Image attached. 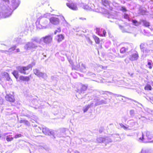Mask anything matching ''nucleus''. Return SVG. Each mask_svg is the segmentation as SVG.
<instances>
[{
	"instance_id": "f257e3e1",
	"label": "nucleus",
	"mask_w": 153,
	"mask_h": 153,
	"mask_svg": "<svg viewBox=\"0 0 153 153\" xmlns=\"http://www.w3.org/2000/svg\"><path fill=\"white\" fill-rule=\"evenodd\" d=\"M35 65V63L33 62L26 66H17L16 67L17 70H14L12 73L16 79H18L19 76V72L24 74H27L28 73H27L26 71L30 69H31L32 67Z\"/></svg>"
},
{
	"instance_id": "f03ea898",
	"label": "nucleus",
	"mask_w": 153,
	"mask_h": 153,
	"mask_svg": "<svg viewBox=\"0 0 153 153\" xmlns=\"http://www.w3.org/2000/svg\"><path fill=\"white\" fill-rule=\"evenodd\" d=\"M50 14L46 13L41 16L39 19V22H36L37 27L40 29H45L48 27V20L46 18L49 17Z\"/></svg>"
},
{
	"instance_id": "7ed1b4c3",
	"label": "nucleus",
	"mask_w": 153,
	"mask_h": 153,
	"mask_svg": "<svg viewBox=\"0 0 153 153\" xmlns=\"http://www.w3.org/2000/svg\"><path fill=\"white\" fill-rule=\"evenodd\" d=\"M12 12V10L9 6L3 5L0 7V19L5 18L10 16Z\"/></svg>"
},
{
	"instance_id": "20e7f679",
	"label": "nucleus",
	"mask_w": 153,
	"mask_h": 153,
	"mask_svg": "<svg viewBox=\"0 0 153 153\" xmlns=\"http://www.w3.org/2000/svg\"><path fill=\"white\" fill-rule=\"evenodd\" d=\"M152 137V135L148 131L144 132V134L142 132L139 133L137 136L138 140L140 142H145V140H151Z\"/></svg>"
},
{
	"instance_id": "39448f33",
	"label": "nucleus",
	"mask_w": 153,
	"mask_h": 153,
	"mask_svg": "<svg viewBox=\"0 0 153 153\" xmlns=\"http://www.w3.org/2000/svg\"><path fill=\"white\" fill-rule=\"evenodd\" d=\"M33 72L34 74L39 77H41L45 79H46L47 78L48 76L47 74L45 73L41 72L38 68L34 69Z\"/></svg>"
},
{
	"instance_id": "423d86ee",
	"label": "nucleus",
	"mask_w": 153,
	"mask_h": 153,
	"mask_svg": "<svg viewBox=\"0 0 153 153\" xmlns=\"http://www.w3.org/2000/svg\"><path fill=\"white\" fill-rule=\"evenodd\" d=\"M38 46L32 42H27L24 46V48L26 50H33L36 49Z\"/></svg>"
},
{
	"instance_id": "0eeeda50",
	"label": "nucleus",
	"mask_w": 153,
	"mask_h": 153,
	"mask_svg": "<svg viewBox=\"0 0 153 153\" xmlns=\"http://www.w3.org/2000/svg\"><path fill=\"white\" fill-rule=\"evenodd\" d=\"M53 37L51 35H48L42 37L40 39V40L45 43L48 44L50 43L52 40Z\"/></svg>"
},
{
	"instance_id": "6e6552de",
	"label": "nucleus",
	"mask_w": 153,
	"mask_h": 153,
	"mask_svg": "<svg viewBox=\"0 0 153 153\" xmlns=\"http://www.w3.org/2000/svg\"><path fill=\"white\" fill-rule=\"evenodd\" d=\"M140 48L141 51L143 52L146 55L150 53V50L146 47V45L143 43L140 44Z\"/></svg>"
},
{
	"instance_id": "1a4fd4ad",
	"label": "nucleus",
	"mask_w": 153,
	"mask_h": 153,
	"mask_svg": "<svg viewBox=\"0 0 153 153\" xmlns=\"http://www.w3.org/2000/svg\"><path fill=\"white\" fill-rule=\"evenodd\" d=\"M42 132L45 135H52L53 137H54L55 133L53 131H51L48 128L46 127H43Z\"/></svg>"
},
{
	"instance_id": "9d476101",
	"label": "nucleus",
	"mask_w": 153,
	"mask_h": 153,
	"mask_svg": "<svg viewBox=\"0 0 153 153\" xmlns=\"http://www.w3.org/2000/svg\"><path fill=\"white\" fill-rule=\"evenodd\" d=\"M59 16L58 15H56L55 16L51 17L49 19L50 22L53 25L58 24L59 22Z\"/></svg>"
},
{
	"instance_id": "9b49d317",
	"label": "nucleus",
	"mask_w": 153,
	"mask_h": 153,
	"mask_svg": "<svg viewBox=\"0 0 153 153\" xmlns=\"http://www.w3.org/2000/svg\"><path fill=\"white\" fill-rule=\"evenodd\" d=\"M91 6H90L89 5L88 6L86 5V4H81V7L83 8L84 9L90 10H93L94 8V5L93 4H91Z\"/></svg>"
},
{
	"instance_id": "f8f14e48",
	"label": "nucleus",
	"mask_w": 153,
	"mask_h": 153,
	"mask_svg": "<svg viewBox=\"0 0 153 153\" xmlns=\"http://www.w3.org/2000/svg\"><path fill=\"white\" fill-rule=\"evenodd\" d=\"M138 53L137 52L135 51L130 56L129 59L131 61H135L137 60L138 59Z\"/></svg>"
},
{
	"instance_id": "ddd939ff",
	"label": "nucleus",
	"mask_w": 153,
	"mask_h": 153,
	"mask_svg": "<svg viewBox=\"0 0 153 153\" xmlns=\"http://www.w3.org/2000/svg\"><path fill=\"white\" fill-rule=\"evenodd\" d=\"M66 5L69 8L73 10H77L78 9L77 6L75 4L73 3H67Z\"/></svg>"
},
{
	"instance_id": "4468645a",
	"label": "nucleus",
	"mask_w": 153,
	"mask_h": 153,
	"mask_svg": "<svg viewBox=\"0 0 153 153\" xmlns=\"http://www.w3.org/2000/svg\"><path fill=\"white\" fill-rule=\"evenodd\" d=\"M5 98L7 101L11 102H13L15 100L13 96L10 94H7L5 96Z\"/></svg>"
},
{
	"instance_id": "2eb2a0df",
	"label": "nucleus",
	"mask_w": 153,
	"mask_h": 153,
	"mask_svg": "<svg viewBox=\"0 0 153 153\" xmlns=\"http://www.w3.org/2000/svg\"><path fill=\"white\" fill-rule=\"evenodd\" d=\"M95 99H96L97 100L96 103L95 104V106H97L102 104H106L107 103V102L105 100H99L97 98H96Z\"/></svg>"
},
{
	"instance_id": "dca6fc26",
	"label": "nucleus",
	"mask_w": 153,
	"mask_h": 153,
	"mask_svg": "<svg viewBox=\"0 0 153 153\" xmlns=\"http://www.w3.org/2000/svg\"><path fill=\"white\" fill-rule=\"evenodd\" d=\"M31 76V75L30 76H21L19 77V79L20 80L23 81H28L30 80V77Z\"/></svg>"
},
{
	"instance_id": "f3484780",
	"label": "nucleus",
	"mask_w": 153,
	"mask_h": 153,
	"mask_svg": "<svg viewBox=\"0 0 153 153\" xmlns=\"http://www.w3.org/2000/svg\"><path fill=\"white\" fill-rule=\"evenodd\" d=\"M137 123L134 122L133 120H129L128 121V126H127L128 127H132L134 126Z\"/></svg>"
},
{
	"instance_id": "a211bd4d",
	"label": "nucleus",
	"mask_w": 153,
	"mask_h": 153,
	"mask_svg": "<svg viewBox=\"0 0 153 153\" xmlns=\"http://www.w3.org/2000/svg\"><path fill=\"white\" fill-rule=\"evenodd\" d=\"M64 36L62 34L58 35L56 37L57 40L58 42L62 41L64 39Z\"/></svg>"
},
{
	"instance_id": "6ab92c4d",
	"label": "nucleus",
	"mask_w": 153,
	"mask_h": 153,
	"mask_svg": "<svg viewBox=\"0 0 153 153\" xmlns=\"http://www.w3.org/2000/svg\"><path fill=\"white\" fill-rule=\"evenodd\" d=\"M31 41H32L31 42H35L36 43L39 44L40 43L41 41L40 40V39H39L38 38L36 37H33L31 39Z\"/></svg>"
},
{
	"instance_id": "aec40b11",
	"label": "nucleus",
	"mask_w": 153,
	"mask_h": 153,
	"mask_svg": "<svg viewBox=\"0 0 153 153\" xmlns=\"http://www.w3.org/2000/svg\"><path fill=\"white\" fill-rule=\"evenodd\" d=\"M80 70L83 72H86V67L85 65L83 63H82L80 66Z\"/></svg>"
},
{
	"instance_id": "412c9836",
	"label": "nucleus",
	"mask_w": 153,
	"mask_h": 153,
	"mask_svg": "<svg viewBox=\"0 0 153 153\" xmlns=\"http://www.w3.org/2000/svg\"><path fill=\"white\" fill-rule=\"evenodd\" d=\"M16 48V45H14L11 48H9L8 51H2L3 52H4L5 53H6L7 52H11V51H14L15 49Z\"/></svg>"
},
{
	"instance_id": "4be33fe9",
	"label": "nucleus",
	"mask_w": 153,
	"mask_h": 153,
	"mask_svg": "<svg viewBox=\"0 0 153 153\" xmlns=\"http://www.w3.org/2000/svg\"><path fill=\"white\" fill-rule=\"evenodd\" d=\"M142 23H143L144 26L146 27H148L150 26V24L149 22L145 20H142L141 21Z\"/></svg>"
},
{
	"instance_id": "5701e85b",
	"label": "nucleus",
	"mask_w": 153,
	"mask_h": 153,
	"mask_svg": "<svg viewBox=\"0 0 153 153\" xmlns=\"http://www.w3.org/2000/svg\"><path fill=\"white\" fill-rule=\"evenodd\" d=\"M93 104V103H91L90 105H88L87 106H85L83 108V110L84 112H86L88 110V109L92 106Z\"/></svg>"
},
{
	"instance_id": "b1692460",
	"label": "nucleus",
	"mask_w": 153,
	"mask_h": 153,
	"mask_svg": "<svg viewBox=\"0 0 153 153\" xmlns=\"http://www.w3.org/2000/svg\"><path fill=\"white\" fill-rule=\"evenodd\" d=\"M19 122L21 123H24L27 126H29L30 124L29 122L27 120L24 119H21L20 120Z\"/></svg>"
},
{
	"instance_id": "393cba45",
	"label": "nucleus",
	"mask_w": 153,
	"mask_h": 153,
	"mask_svg": "<svg viewBox=\"0 0 153 153\" xmlns=\"http://www.w3.org/2000/svg\"><path fill=\"white\" fill-rule=\"evenodd\" d=\"M93 37L94 40L95 42L97 44H99L100 43V39L99 38L97 37L95 35H93Z\"/></svg>"
},
{
	"instance_id": "a878e982",
	"label": "nucleus",
	"mask_w": 153,
	"mask_h": 153,
	"mask_svg": "<svg viewBox=\"0 0 153 153\" xmlns=\"http://www.w3.org/2000/svg\"><path fill=\"white\" fill-rule=\"evenodd\" d=\"M4 74L5 76V77L6 78L7 80L9 81H10V80L12 81V80L11 79L10 77L9 76L8 74L7 73L4 72Z\"/></svg>"
},
{
	"instance_id": "bb28decb",
	"label": "nucleus",
	"mask_w": 153,
	"mask_h": 153,
	"mask_svg": "<svg viewBox=\"0 0 153 153\" xmlns=\"http://www.w3.org/2000/svg\"><path fill=\"white\" fill-rule=\"evenodd\" d=\"M97 141L98 143L103 142L104 141V138L102 137H100L97 138Z\"/></svg>"
},
{
	"instance_id": "cd10ccee",
	"label": "nucleus",
	"mask_w": 153,
	"mask_h": 153,
	"mask_svg": "<svg viewBox=\"0 0 153 153\" xmlns=\"http://www.w3.org/2000/svg\"><path fill=\"white\" fill-rule=\"evenodd\" d=\"M149 68L150 69H151L153 66V63L152 61L151 60H149L147 64Z\"/></svg>"
},
{
	"instance_id": "c85d7f7f",
	"label": "nucleus",
	"mask_w": 153,
	"mask_h": 153,
	"mask_svg": "<svg viewBox=\"0 0 153 153\" xmlns=\"http://www.w3.org/2000/svg\"><path fill=\"white\" fill-rule=\"evenodd\" d=\"M132 22L136 26H138L141 24V22H138L137 21L135 20H132Z\"/></svg>"
},
{
	"instance_id": "c756f323",
	"label": "nucleus",
	"mask_w": 153,
	"mask_h": 153,
	"mask_svg": "<svg viewBox=\"0 0 153 153\" xmlns=\"http://www.w3.org/2000/svg\"><path fill=\"white\" fill-rule=\"evenodd\" d=\"M104 142L105 143H108L112 142V140L111 139L108 137H106L104 138Z\"/></svg>"
},
{
	"instance_id": "7c9ffc66",
	"label": "nucleus",
	"mask_w": 153,
	"mask_h": 153,
	"mask_svg": "<svg viewBox=\"0 0 153 153\" xmlns=\"http://www.w3.org/2000/svg\"><path fill=\"white\" fill-rule=\"evenodd\" d=\"M106 33V32L105 30L101 29V34L100 36H105Z\"/></svg>"
},
{
	"instance_id": "2f4dec72",
	"label": "nucleus",
	"mask_w": 153,
	"mask_h": 153,
	"mask_svg": "<svg viewBox=\"0 0 153 153\" xmlns=\"http://www.w3.org/2000/svg\"><path fill=\"white\" fill-rule=\"evenodd\" d=\"M102 2L105 6H106L109 4V2L107 0H102Z\"/></svg>"
},
{
	"instance_id": "473e14b6",
	"label": "nucleus",
	"mask_w": 153,
	"mask_h": 153,
	"mask_svg": "<svg viewBox=\"0 0 153 153\" xmlns=\"http://www.w3.org/2000/svg\"><path fill=\"white\" fill-rule=\"evenodd\" d=\"M152 88L151 86L149 85H147L145 87L144 89L146 90H151Z\"/></svg>"
},
{
	"instance_id": "72a5a7b5",
	"label": "nucleus",
	"mask_w": 153,
	"mask_h": 153,
	"mask_svg": "<svg viewBox=\"0 0 153 153\" xmlns=\"http://www.w3.org/2000/svg\"><path fill=\"white\" fill-rule=\"evenodd\" d=\"M120 125L125 130L130 129L127 126H125L122 123H120Z\"/></svg>"
},
{
	"instance_id": "f704fd0d",
	"label": "nucleus",
	"mask_w": 153,
	"mask_h": 153,
	"mask_svg": "<svg viewBox=\"0 0 153 153\" xmlns=\"http://www.w3.org/2000/svg\"><path fill=\"white\" fill-rule=\"evenodd\" d=\"M113 137L116 138L115 140L116 141H118L120 140V136L118 134H115L113 135Z\"/></svg>"
},
{
	"instance_id": "c9c22d12",
	"label": "nucleus",
	"mask_w": 153,
	"mask_h": 153,
	"mask_svg": "<svg viewBox=\"0 0 153 153\" xmlns=\"http://www.w3.org/2000/svg\"><path fill=\"white\" fill-rule=\"evenodd\" d=\"M127 50V49L125 47H123L121 48L120 50V52L121 53H124Z\"/></svg>"
},
{
	"instance_id": "e433bc0d",
	"label": "nucleus",
	"mask_w": 153,
	"mask_h": 153,
	"mask_svg": "<svg viewBox=\"0 0 153 153\" xmlns=\"http://www.w3.org/2000/svg\"><path fill=\"white\" fill-rule=\"evenodd\" d=\"M62 19H63V21L62 22V24H63V25L65 26H67L68 25V22L67 21L65 20L64 18L63 17H62Z\"/></svg>"
},
{
	"instance_id": "4c0bfd02",
	"label": "nucleus",
	"mask_w": 153,
	"mask_h": 153,
	"mask_svg": "<svg viewBox=\"0 0 153 153\" xmlns=\"http://www.w3.org/2000/svg\"><path fill=\"white\" fill-rule=\"evenodd\" d=\"M6 140L8 141H10L13 140V138L10 137V136H7L6 138Z\"/></svg>"
},
{
	"instance_id": "58836bf2",
	"label": "nucleus",
	"mask_w": 153,
	"mask_h": 153,
	"mask_svg": "<svg viewBox=\"0 0 153 153\" xmlns=\"http://www.w3.org/2000/svg\"><path fill=\"white\" fill-rule=\"evenodd\" d=\"M101 29H100L99 28H97L96 30V33H98V34L100 35V34H101Z\"/></svg>"
},
{
	"instance_id": "ea45409f",
	"label": "nucleus",
	"mask_w": 153,
	"mask_h": 153,
	"mask_svg": "<svg viewBox=\"0 0 153 153\" xmlns=\"http://www.w3.org/2000/svg\"><path fill=\"white\" fill-rule=\"evenodd\" d=\"M120 10L123 12H126L127 11L126 8L125 7H122L120 9Z\"/></svg>"
},
{
	"instance_id": "a19ab883",
	"label": "nucleus",
	"mask_w": 153,
	"mask_h": 153,
	"mask_svg": "<svg viewBox=\"0 0 153 153\" xmlns=\"http://www.w3.org/2000/svg\"><path fill=\"white\" fill-rule=\"evenodd\" d=\"M61 29L60 27H58L57 28V30H56L55 31H54V34H56L57 33H59V32H61Z\"/></svg>"
},
{
	"instance_id": "79ce46f5",
	"label": "nucleus",
	"mask_w": 153,
	"mask_h": 153,
	"mask_svg": "<svg viewBox=\"0 0 153 153\" xmlns=\"http://www.w3.org/2000/svg\"><path fill=\"white\" fill-rule=\"evenodd\" d=\"M134 111L133 110H131L130 111V114L131 116H134Z\"/></svg>"
},
{
	"instance_id": "37998d69",
	"label": "nucleus",
	"mask_w": 153,
	"mask_h": 153,
	"mask_svg": "<svg viewBox=\"0 0 153 153\" xmlns=\"http://www.w3.org/2000/svg\"><path fill=\"white\" fill-rule=\"evenodd\" d=\"M22 136V135L21 134H17L15 135L14 137L15 138H17Z\"/></svg>"
},
{
	"instance_id": "c03bdc74",
	"label": "nucleus",
	"mask_w": 153,
	"mask_h": 153,
	"mask_svg": "<svg viewBox=\"0 0 153 153\" xmlns=\"http://www.w3.org/2000/svg\"><path fill=\"white\" fill-rule=\"evenodd\" d=\"M124 18L126 19H129V17L128 15L126 13L124 14Z\"/></svg>"
},
{
	"instance_id": "a18cd8bd",
	"label": "nucleus",
	"mask_w": 153,
	"mask_h": 153,
	"mask_svg": "<svg viewBox=\"0 0 153 153\" xmlns=\"http://www.w3.org/2000/svg\"><path fill=\"white\" fill-rule=\"evenodd\" d=\"M87 88V86H85V85H83L82 86V87L81 88V89L82 90H83V91L85 90Z\"/></svg>"
},
{
	"instance_id": "49530a36",
	"label": "nucleus",
	"mask_w": 153,
	"mask_h": 153,
	"mask_svg": "<svg viewBox=\"0 0 153 153\" xmlns=\"http://www.w3.org/2000/svg\"><path fill=\"white\" fill-rule=\"evenodd\" d=\"M110 94H113L114 95H116V96L117 97H120H120H124V96H122V95H119V94H113L111 92H109Z\"/></svg>"
},
{
	"instance_id": "de8ad7c7",
	"label": "nucleus",
	"mask_w": 153,
	"mask_h": 153,
	"mask_svg": "<svg viewBox=\"0 0 153 153\" xmlns=\"http://www.w3.org/2000/svg\"><path fill=\"white\" fill-rule=\"evenodd\" d=\"M104 130V128L103 127H101L99 129V131L100 133L102 132Z\"/></svg>"
},
{
	"instance_id": "09e8293b",
	"label": "nucleus",
	"mask_w": 153,
	"mask_h": 153,
	"mask_svg": "<svg viewBox=\"0 0 153 153\" xmlns=\"http://www.w3.org/2000/svg\"><path fill=\"white\" fill-rule=\"evenodd\" d=\"M3 100L1 98H0V104H2L3 103Z\"/></svg>"
},
{
	"instance_id": "8fccbe9b",
	"label": "nucleus",
	"mask_w": 153,
	"mask_h": 153,
	"mask_svg": "<svg viewBox=\"0 0 153 153\" xmlns=\"http://www.w3.org/2000/svg\"><path fill=\"white\" fill-rule=\"evenodd\" d=\"M66 129L65 128H63L62 129V132L63 133L65 132L66 131Z\"/></svg>"
},
{
	"instance_id": "3c124183",
	"label": "nucleus",
	"mask_w": 153,
	"mask_h": 153,
	"mask_svg": "<svg viewBox=\"0 0 153 153\" xmlns=\"http://www.w3.org/2000/svg\"><path fill=\"white\" fill-rule=\"evenodd\" d=\"M3 1H5L6 2H7H7H9V0H3ZM16 0H13V2H15V1Z\"/></svg>"
},
{
	"instance_id": "603ef678",
	"label": "nucleus",
	"mask_w": 153,
	"mask_h": 153,
	"mask_svg": "<svg viewBox=\"0 0 153 153\" xmlns=\"http://www.w3.org/2000/svg\"><path fill=\"white\" fill-rule=\"evenodd\" d=\"M79 19H82V20H85L86 19L85 18H82V17H80L79 18Z\"/></svg>"
},
{
	"instance_id": "864d4df0",
	"label": "nucleus",
	"mask_w": 153,
	"mask_h": 153,
	"mask_svg": "<svg viewBox=\"0 0 153 153\" xmlns=\"http://www.w3.org/2000/svg\"><path fill=\"white\" fill-rule=\"evenodd\" d=\"M119 27L121 29H122V28H123V27L122 26H121V25H119Z\"/></svg>"
},
{
	"instance_id": "5fc2aeb1",
	"label": "nucleus",
	"mask_w": 153,
	"mask_h": 153,
	"mask_svg": "<svg viewBox=\"0 0 153 153\" xmlns=\"http://www.w3.org/2000/svg\"><path fill=\"white\" fill-rule=\"evenodd\" d=\"M74 153H80L77 151H75L74 152Z\"/></svg>"
},
{
	"instance_id": "6e6d98bb",
	"label": "nucleus",
	"mask_w": 153,
	"mask_h": 153,
	"mask_svg": "<svg viewBox=\"0 0 153 153\" xmlns=\"http://www.w3.org/2000/svg\"><path fill=\"white\" fill-rule=\"evenodd\" d=\"M20 51V50H19V49L18 48L16 50V52H19Z\"/></svg>"
},
{
	"instance_id": "4d7b16f0",
	"label": "nucleus",
	"mask_w": 153,
	"mask_h": 153,
	"mask_svg": "<svg viewBox=\"0 0 153 153\" xmlns=\"http://www.w3.org/2000/svg\"><path fill=\"white\" fill-rule=\"evenodd\" d=\"M69 62L71 64H72V61L71 60H69Z\"/></svg>"
},
{
	"instance_id": "13d9d810",
	"label": "nucleus",
	"mask_w": 153,
	"mask_h": 153,
	"mask_svg": "<svg viewBox=\"0 0 153 153\" xmlns=\"http://www.w3.org/2000/svg\"><path fill=\"white\" fill-rule=\"evenodd\" d=\"M140 153H146L145 151H142Z\"/></svg>"
},
{
	"instance_id": "bf43d9fd",
	"label": "nucleus",
	"mask_w": 153,
	"mask_h": 153,
	"mask_svg": "<svg viewBox=\"0 0 153 153\" xmlns=\"http://www.w3.org/2000/svg\"><path fill=\"white\" fill-rule=\"evenodd\" d=\"M149 142L152 143H153V140L151 141H148Z\"/></svg>"
},
{
	"instance_id": "052dcab7",
	"label": "nucleus",
	"mask_w": 153,
	"mask_h": 153,
	"mask_svg": "<svg viewBox=\"0 0 153 153\" xmlns=\"http://www.w3.org/2000/svg\"><path fill=\"white\" fill-rule=\"evenodd\" d=\"M89 41H90V42H91V44H92V41H91L90 40V39H89Z\"/></svg>"
},
{
	"instance_id": "680f3d73",
	"label": "nucleus",
	"mask_w": 153,
	"mask_h": 153,
	"mask_svg": "<svg viewBox=\"0 0 153 153\" xmlns=\"http://www.w3.org/2000/svg\"><path fill=\"white\" fill-rule=\"evenodd\" d=\"M152 85L153 86V82H152V83H151Z\"/></svg>"
},
{
	"instance_id": "e2e57ef3",
	"label": "nucleus",
	"mask_w": 153,
	"mask_h": 153,
	"mask_svg": "<svg viewBox=\"0 0 153 153\" xmlns=\"http://www.w3.org/2000/svg\"><path fill=\"white\" fill-rule=\"evenodd\" d=\"M4 134V135H5L6 134Z\"/></svg>"
},
{
	"instance_id": "0e129e2a",
	"label": "nucleus",
	"mask_w": 153,
	"mask_h": 153,
	"mask_svg": "<svg viewBox=\"0 0 153 153\" xmlns=\"http://www.w3.org/2000/svg\"><path fill=\"white\" fill-rule=\"evenodd\" d=\"M39 128H40V130H41V128L40 127H39Z\"/></svg>"
},
{
	"instance_id": "69168bd1",
	"label": "nucleus",
	"mask_w": 153,
	"mask_h": 153,
	"mask_svg": "<svg viewBox=\"0 0 153 153\" xmlns=\"http://www.w3.org/2000/svg\"><path fill=\"white\" fill-rule=\"evenodd\" d=\"M125 32H128L127 31H126Z\"/></svg>"
},
{
	"instance_id": "338daca9",
	"label": "nucleus",
	"mask_w": 153,
	"mask_h": 153,
	"mask_svg": "<svg viewBox=\"0 0 153 153\" xmlns=\"http://www.w3.org/2000/svg\"><path fill=\"white\" fill-rule=\"evenodd\" d=\"M140 118H140V117H139V119H140Z\"/></svg>"
},
{
	"instance_id": "774afa93",
	"label": "nucleus",
	"mask_w": 153,
	"mask_h": 153,
	"mask_svg": "<svg viewBox=\"0 0 153 153\" xmlns=\"http://www.w3.org/2000/svg\"><path fill=\"white\" fill-rule=\"evenodd\" d=\"M146 99L147 100H148V99L147 98H146Z\"/></svg>"
}]
</instances>
